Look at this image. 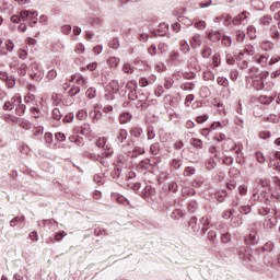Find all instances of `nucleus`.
Returning a JSON list of instances; mask_svg holds the SVG:
<instances>
[{
	"label": "nucleus",
	"mask_w": 280,
	"mask_h": 280,
	"mask_svg": "<svg viewBox=\"0 0 280 280\" xmlns=\"http://www.w3.org/2000/svg\"><path fill=\"white\" fill-rule=\"evenodd\" d=\"M131 137H141L143 135V129L141 127H135L130 131Z\"/></svg>",
	"instance_id": "obj_20"
},
{
	"label": "nucleus",
	"mask_w": 280,
	"mask_h": 280,
	"mask_svg": "<svg viewBox=\"0 0 280 280\" xmlns=\"http://www.w3.org/2000/svg\"><path fill=\"white\" fill-rule=\"evenodd\" d=\"M259 102L261 104H270L272 102V98L270 96H260Z\"/></svg>",
	"instance_id": "obj_48"
},
{
	"label": "nucleus",
	"mask_w": 280,
	"mask_h": 280,
	"mask_svg": "<svg viewBox=\"0 0 280 280\" xmlns=\"http://www.w3.org/2000/svg\"><path fill=\"white\" fill-rule=\"evenodd\" d=\"M164 86L165 89H172V86H174V80H172L171 78H166L164 81Z\"/></svg>",
	"instance_id": "obj_44"
},
{
	"label": "nucleus",
	"mask_w": 280,
	"mask_h": 280,
	"mask_svg": "<svg viewBox=\"0 0 280 280\" xmlns=\"http://www.w3.org/2000/svg\"><path fill=\"white\" fill-rule=\"evenodd\" d=\"M130 119H132V116L129 113H124L120 116V124H128V121H130Z\"/></svg>",
	"instance_id": "obj_23"
},
{
	"label": "nucleus",
	"mask_w": 280,
	"mask_h": 280,
	"mask_svg": "<svg viewBox=\"0 0 280 280\" xmlns=\"http://www.w3.org/2000/svg\"><path fill=\"white\" fill-rule=\"evenodd\" d=\"M194 174H196V168H194L191 166L186 167V170H185L186 176H194Z\"/></svg>",
	"instance_id": "obj_49"
},
{
	"label": "nucleus",
	"mask_w": 280,
	"mask_h": 280,
	"mask_svg": "<svg viewBox=\"0 0 280 280\" xmlns=\"http://www.w3.org/2000/svg\"><path fill=\"white\" fill-rule=\"evenodd\" d=\"M279 60H280L279 55L271 57V59L268 61L269 67H272V65H277V62H279Z\"/></svg>",
	"instance_id": "obj_41"
},
{
	"label": "nucleus",
	"mask_w": 280,
	"mask_h": 280,
	"mask_svg": "<svg viewBox=\"0 0 280 280\" xmlns=\"http://www.w3.org/2000/svg\"><path fill=\"white\" fill-rule=\"evenodd\" d=\"M208 38L209 40H212V43H218V40L222 38V34H220L218 31H211L208 33Z\"/></svg>",
	"instance_id": "obj_11"
},
{
	"label": "nucleus",
	"mask_w": 280,
	"mask_h": 280,
	"mask_svg": "<svg viewBox=\"0 0 280 280\" xmlns=\"http://www.w3.org/2000/svg\"><path fill=\"white\" fill-rule=\"evenodd\" d=\"M12 51H14V42L7 39L3 44V39L0 38V56H8Z\"/></svg>",
	"instance_id": "obj_3"
},
{
	"label": "nucleus",
	"mask_w": 280,
	"mask_h": 280,
	"mask_svg": "<svg viewBox=\"0 0 280 280\" xmlns=\"http://www.w3.org/2000/svg\"><path fill=\"white\" fill-rule=\"evenodd\" d=\"M260 23H261L262 25H268L269 23H272V18H270V16H264V18H261Z\"/></svg>",
	"instance_id": "obj_59"
},
{
	"label": "nucleus",
	"mask_w": 280,
	"mask_h": 280,
	"mask_svg": "<svg viewBox=\"0 0 280 280\" xmlns=\"http://www.w3.org/2000/svg\"><path fill=\"white\" fill-rule=\"evenodd\" d=\"M71 81L74 82V84H78L79 86H83V89H86V79L82 77V74L77 73L71 78Z\"/></svg>",
	"instance_id": "obj_6"
},
{
	"label": "nucleus",
	"mask_w": 280,
	"mask_h": 280,
	"mask_svg": "<svg viewBox=\"0 0 280 280\" xmlns=\"http://www.w3.org/2000/svg\"><path fill=\"white\" fill-rule=\"evenodd\" d=\"M244 54H247V56H254L255 55V48L253 46H248L244 49Z\"/></svg>",
	"instance_id": "obj_57"
},
{
	"label": "nucleus",
	"mask_w": 280,
	"mask_h": 280,
	"mask_svg": "<svg viewBox=\"0 0 280 280\" xmlns=\"http://www.w3.org/2000/svg\"><path fill=\"white\" fill-rule=\"evenodd\" d=\"M20 16L22 21H28V19H36L38 16L37 11H21Z\"/></svg>",
	"instance_id": "obj_7"
},
{
	"label": "nucleus",
	"mask_w": 280,
	"mask_h": 280,
	"mask_svg": "<svg viewBox=\"0 0 280 280\" xmlns=\"http://www.w3.org/2000/svg\"><path fill=\"white\" fill-rule=\"evenodd\" d=\"M268 72H259V69L257 68L249 69V78H252L253 86L254 89H256V91H261L262 89H266V80H268Z\"/></svg>",
	"instance_id": "obj_1"
},
{
	"label": "nucleus",
	"mask_w": 280,
	"mask_h": 280,
	"mask_svg": "<svg viewBox=\"0 0 280 280\" xmlns=\"http://www.w3.org/2000/svg\"><path fill=\"white\" fill-rule=\"evenodd\" d=\"M137 86L138 85H137L136 81H131V82L127 83V89L129 92L137 91Z\"/></svg>",
	"instance_id": "obj_46"
},
{
	"label": "nucleus",
	"mask_w": 280,
	"mask_h": 280,
	"mask_svg": "<svg viewBox=\"0 0 280 280\" xmlns=\"http://www.w3.org/2000/svg\"><path fill=\"white\" fill-rule=\"evenodd\" d=\"M95 89L94 88H90L88 89V91L85 92L86 97H89V100H93V97H95Z\"/></svg>",
	"instance_id": "obj_35"
},
{
	"label": "nucleus",
	"mask_w": 280,
	"mask_h": 280,
	"mask_svg": "<svg viewBox=\"0 0 280 280\" xmlns=\"http://www.w3.org/2000/svg\"><path fill=\"white\" fill-rule=\"evenodd\" d=\"M55 139L57 141H66L67 140V136H65V133H62V132H57V133H55Z\"/></svg>",
	"instance_id": "obj_47"
},
{
	"label": "nucleus",
	"mask_w": 280,
	"mask_h": 280,
	"mask_svg": "<svg viewBox=\"0 0 280 280\" xmlns=\"http://www.w3.org/2000/svg\"><path fill=\"white\" fill-rule=\"evenodd\" d=\"M88 117V114L85 110H80L78 114H77V118L80 119V121H84V119H86Z\"/></svg>",
	"instance_id": "obj_42"
},
{
	"label": "nucleus",
	"mask_w": 280,
	"mask_h": 280,
	"mask_svg": "<svg viewBox=\"0 0 280 280\" xmlns=\"http://www.w3.org/2000/svg\"><path fill=\"white\" fill-rule=\"evenodd\" d=\"M170 32V25L166 23H161L158 27V36H165Z\"/></svg>",
	"instance_id": "obj_12"
},
{
	"label": "nucleus",
	"mask_w": 280,
	"mask_h": 280,
	"mask_svg": "<svg viewBox=\"0 0 280 280\" xmlns=\"http://www.w3.org/2000/svg\"><path fill=\"white\" fill-rule=\"evenodd\" d=\"M192 100H194V94L187 95L185 98V106L189 107Z\"/></svg>",
	"instance_id": "obj_63"
},
{
	"label": "nucleus",
	"mask_w": 280,
	"mask_h": 280,
	"mask_svg": "<svg viewBox=\"0 0 280 280\" xmlns=\"http://www.w3.org/2000/svg\"><path fill=\"white\" fill-rule=\"evenodd\" d=\"M57 77H58V72L54 69L50 70L46 75L47 80H56Z\"/></svg>",
	"instance_id": "obj_34"
},
{
	"label": "nucleus",
	"mask_w": 280,
	"mask_h": 280,
	"mask_svg": "<svg viewBox=\"0 0 280 280\" xmlns=\"http://www.w3.org/2000/svg\"><path fill=\"white\" fill-rule=\"evenodd\" d=\"M24 102L25 104H30L31 107V112L32 113H38V101L36 100V96L34 94H27L24 97Z\"/></svg>",
	"instance_id": "obj_4"
},
{
	"label": "nucleus",
	"mask_w": 280,
	"mask_h": 280,
	"mask_svg": "<svg viewBox=\"0 0 280 280\" xmlns=\"http://www.w3.org/2000/svg\"><path fill=\"white\" fill-rule=\"evenodd\" d=\"M90 117L94 124H97V121H101L102 119V112L94 108V110L90 113Z\"/></svg>",
	"instance_id": "obj_15"
},
{
	"label": "nucleus",
	"mask_w": 280,
	"mask_h": 280,
	"mask_svg": "<svg viewBox=\"0 0 280 280\" xmlns=\"http://www.w3.org/2000/svg\"><path fill=\"white\" fill-rule=\"evenodd\" d=\"M277 224V215L272 217L271 214H268L264 221L265 229H272Z\"/></svg>",
	"instance_id": "obj_8"
},
{
	"label": "nucleus",
	"mask_w": 280,
	"mask_h": 280,
	"mask_svg": "<svg viewBox=\"0 0 280 280\" xmlns=\"http://www.w3.org/2000/svg\"><path fill=\"white\" fill-rule=\"evenodd\" d=\"M51 100L55 102V104H59L62 102V95L61 94H52Z\"/></svg>",
	"instance_id": "obj_51"
},
{
	"label": "nucleus",
	"mask_w": 280,
	"mask_h": 280,
	"mask_svg": "<svg viewBox=\"0 0 280 280\" xmlns=\"http://www.w3.org/2000/svg\"><path fill=\"white\" fill-rule=\"evenodd\" d=\"M69 141H71L72 143H75V145H82V138L78 136H70Z\"/></svg>",
	"instance_id": "obj_27"
},
{
	"label": "nucleus",
	"mask_w": 280,
	"mask_h": 280,
	"mask_svg": "<svg viewBox=\"0 0 280 280\" xmlns=\"http://www.w3.org/2000/svg\"><path fill=\"white\" fill-rule=\"evenodd\" d=\"M255 61L264 67L268 65V57L266 55L255 56Z\"/></svg>",
	"instance_id": "obj_16"
},
{
	"label": "nucleus",
	"mask_w": 280,
	"mask_h": 280,
	"mask_svg": "<svg viewBox=\"0 0 280 280\" xmlns=\"http://www.w3.org/2000/svg\"><path fill=\"white\" fill-rule=\"evenodd\" d=\"M231 37L229 36H224L223 39H222V45H224V47H231Z\"/></svg>",
	"instance_id": "obj_55"
},
{
	"label": "nucleus",
	"mask_w": 280,
	"mask_h": 280,
	"mask_svg": "<svg viewBox=\"0 0 280 280\" xmlns=\"http://www.w3.org/2000/svg\"><path fill=\"white\" fill-rule=\"evenodd\" d=\"M25 222V217H15L10 221V226H16V224H23Z\"/></svg>",
	"instance_id": "obj_18"
},
{
	"label": "nucleus",
	"mask_w": 280,
	"mask_h": 280,
	"mask_svg": "<svg viewBox=\"0 0 280 280\" xmlns=\"http://www.w3.org/2000/svg\"><path fill=\"white\" fill-rule=\"evenodd\" d=\"M256 159L258 161V163H266V156H264V153L261 152H256Z\"/></svg>",
	"instance_id": "obj_43"
},
{
	"label": "nucleus",
	"mask_w": 280,
	"mask_h": 280,
	"mask_svg": "<svg viewBox=\"0 0 280 280\" xmlns=\"http://www.w3.org/2000/svg\"><path fill=\"white\" fill-rule=\"evenodd\" d=\"M255 32H256L255 26L247 27V34L248 36H250V38H255Z\"/></svg>",
	"instance_id": "obj_61"
},
{
	"label": "nucleus",
	"mask_w": 280,
	"mask_h": 280,
	"mask_svg": "<svg viewBox=\"0 0 280 280\" xmlns=\"http://www.w3.org/2000/svg\"><path fill=\"white\" fill-rule=\"evenodd\" d=\"M212 65L213 67H220V55H214L212 57Z\"/></svg>",
	"instance_id": "obj_52"
},
{
	"label": "nucleus",
	"mask_w": 280,
	"mask_h": 280,
	"mask_svg": "<svg viewBox=\"0 0 280 280\" xmlns=\"http://www.w3.org/2000/svg\"><path fill=\"white\" fill-rule=\"evenodd\" d=\"M207 119H209L208 115H202V116H198L196 118L197 124H205V121H207Z\"/></svg>",
	"instance_id": "obj_56"
},
{
	"label": "nucleus",
	"mask_w": 280,
	"mask_h": 280,
	"mask_svg": "<svg viewBox=\"0 0 280 280\" xmlns=\"http://www.w3.org/2000/svg\"><path fill=\"white\" fill-rule=\"evenodd\" d=\"M44 141L46 143H51V141H54V136L51 133H49V132L45 133L44 135Z\"/></svg>",
	"instance_id": "obj_54"
},
{
	"label": "nucleus",
	"mask_w": 280,
	"mask_h": 280,
	"mask_svg": "<svg viewBox=\"0 0 280 280\" xmlns=\"http://www.w3.org/2000/svg\"><path fill=\"white\" fill-rule=\"evenodd\" d=\"M124 73H135V68L130 63H125L122 66Z\"/></svg>",
	"instance_id": "obj_29"
},
{
	"label": "nucleus",
	"mask_w": 280,
	"mask_h": 280,
	"mask_svg": "<svg viewBox=\"0 0 280 280\" xmlns=\"http://www.w3.org/2000/svg\"><path fill=\"white\" fill-rule=\"evenodd\" d=\"M109 47H110V49H119V39L118 38H113L109 42Z\"/></svg>",
	"instance_id": "obj_31"
},
{
	"label": "nucleus",
	"mask_w": 280,
	"mask_h": 280,
	"mask_svg": "<svg viewBox=\"0 0 280 280\" xmlns=\"http://www.w3.org/2000/svg\"><path fill=\"white\" fill-rule=\"evenodd\" d=\"M16 72L19 75H25V73H27V66L25 63H20L18 66Z\"/></svg>",
	"instance_id": "obj_21"
},
{
	"label": "nucleus",
	"mask_w": 280,
	"mask_h": 280,
	"mask_svg": "<svg viewBox=\"0 0 280 280\" xmlns=\"http://www.w3.org/2000/svg\"><path fill=\"white\" fill-rule=\"evenodd\" d=\"M230 145H231L230 150H234V152L237 156V161H242V159H243L242 149L240 147L235 145V142H233V141H230Z\"/></svg>",
	"instance_id": "obj_13"
},
{
	"label": "nucleus",
	"mask_w": 280,
	"mask_h": 280,
	"mask_svg": "<svg viewBox=\"0 0 280 280\" xmlns=\"http://www.w3.org/2000/svg\"><path fill=\"white\" fill-rule=\"evenodd\" d=\"M194 25H195L196 30H201V31L207 30V22H205L202 20L195 22Z\"/></svg>",
	"instance_id": "obj_25"
},
{
	"label": "nucleus",
	"mask_w": 280,
	"mask_h": 280,
	"mask_svg": "<svg viewBox=\"0 0 280 280\" xmlns=\"http://www.w3.org/2000/svg\"><path fill=\"white\" fill-rule=\"evenodd\" d=\"M18 104H21V96L20 94H15L11 101L4 103V110H12Z\"/></svg>",
	"instance_id": "obj_5"
},
{
	"label": "nucleus",
	"mask_w": 280,
	"mask_h": 280,
	"mask_svg": "<svg viewBox=\"0 0 280 280\" xmlns=\"http://www.w3.org/2000/svg\"><path fill=\"white\" fill-rule=\"evenodd\" d=\"M19 58H21V60H25V58H27V50L25 49H20L18 52Z\"/></svg>",
	"instance_id": "obj_58"
},
{
	"label": "nucleus",
	"mask_w": 280,
	"mask_h": 280,
	"mask_svg": "<svg viewBox=\"0 0 280 280\" xmlns=\"http://www.w3.org/2000/svg\"><path fill=\"white\" fill-rule=\"evenodd\" d=\"M221 21H223L225 25H229V23H231V15L226 13L221 15Z\"/></svg>",
	"instance_id": "obj_60"
},
{
	"label": "nucleus",
	"mask_w": 280,
	"mask_h": 280,
	"mask_svg": "<svg viewBox=\"0 0 280 280\" xmlns=\"http://www.w3.org/2000/svg\"><path fill=\"white\" fill-rule=\"evenodd\" d=\"M112 154H113V148L106 145V147L104 148L103 156H112Z\"/></svg>",
	"instance_id": "obj_53"
},
{
	"label": "nucleus",
	"mask_w": 280,
	"mask_h": 280,
	"mask_svg": "<svg viewBox=\"0 0 280 280\" xmlns=\"http://www.w3.org/2000/svg\"><path fill=\"white\" fill-rule=\"evenodd\" d=\"M231 222H232V225H233L234 228H237V226H240V224H242V217H241V215L233 217V218L231 219Z\"/></svg>",
	"instance_id": "obj_26"
},
{
	"label": "nucleus",
	"mask_w": 280,
	"mask_h": 280,
	"mask_svg": "<svg viewBox=\"0 0 280 280\" xmlns=\"http://www.w3.org/2000/svg\"><path fill=\"white\" fill-rule=\"evenodd\" d=\"M218 164L215 163V160H213V159H209L208 161H207V163H206V167H207V170H215V166H217Z\"/></svg>",
	"instance_id": "obj_28"
},
{
	"label": "nucleus",
	"mask_w": 280,
	"mask_h": 280,
	"mask_svg": "<svg viewBox=\"0 0 280 280\" xmlns=\"http://www.w3.org/2000/svg\"><path fill=\"white\" fill-rule=\"evenodd\" d=\"M167 187L168 191H173V194H176V191H178V185L175 182H171Z\"/></svg>",
	"instance_id": "obj_36"
},
{
	"label": "nucleus",
	"mask_w": 280,
	"mask_h": 280,
	"mask_svg": "<svg viewBox=\"0 0 280 280\" xmlns=\"http://www.w3.org/2000/svg\"><path fill=\"white\" fill-rule=\"evenodd\" d=\"M179 49H180V51H183V54H188L190 47H189V44L187 43V40H182L179 43Z\"/></svg>",
	"instance_id": "obj_19"
},
{
	"label": "nucleus",
	"mask_w": 280,
	"mask_h": 280,
	"mask_svg": "<svg viewBox=\"0 0 280 280\" xmlns=\"http://www.w3.org/2000/svg\"><path fill=\"white\" fill-rule=\"evenodd\" d=\"M189 43H190V47L192 49H198V47H200L202 45L201 36L199 34L192 36L190 38Z\"/></svg>",
	"instance_id": "obj_9"
},
{
	"label": "nucleus",
	"mask_w": 280,
	"mask_h": 280,
	"mask_svg": "<svg viewBox=\"0 0 280 280\" xmlns=\"http://www.w3.org/2000/svg\"><path fill=\"white\" fill-rule=\"evenodd\" d=\"M217 82L220 84V86H229V80L224 77H219Z\"/></svg>",
	"instance_id": "obj_32"
},
{
	"label": "nucleus",
	"mask_w": 280,
	"mask_h": 280,
	"mask_svg": "<svg viewBox=\"0 0 280 280\" xmlns=\"http://www.w3.org/2000/svg\"><path fill=\"white\" fill-rule=\"evenodd\" d=\"M16 106H18V107H16V113H18V115H24V114H25V105L19 103Z\"/></svg>",
	"instance_id": "obj_38"
},
{
	"label": "nucleus",
	"mask_w": 280,
	"mask_h": 280,
	"mask_svg": "<svg viewBox=\"0 0 280 280\" xmlns=\"http://www.w3.org/2000/svg\"><path fill=\"white\" fill-rule=\"evenodd\" d=\"M119 62H120V59L117 58V57H109L107 59V65L108 67H110L112 69H117V67H119Z\"/></svg>",
	"instance_id": "obj_14"
},
{
	"label": "nucleus",
	"mask_w": 280,
	"mask_h": 280,
	"mask_svg": "<svg viewBox=\"0 0 280 280\" xmlns=\"http://www.w3.org/2000/svg\"><path fill=\"white\" fill-rule=\"evenodd\" d=\"M84 45L83 44H79L77 45V47L74 48L75 54H84Z\"/></svg>",
	"instance_id": "obj_62"
},
{
	"label": "nucleus",
	"mask_w": 280,
	"mask_h": 280,
	"mask_svg": "<svg viewBox=\"0 0 280 280\" xmlns=\"http://www.w3.org/2000/svg\"><path fill=\"white\" fill-rule=\"evenodd\" d=\"M246 37V35L244 34V32L242 31H237L236 32V40L237 43H244V38Z\"/></svg>",
	"instance_id": "obj_37"
},
{
	"label": "nucleus",
	"mask_w": 280,
	"mask_h": 280,
	"mask_svg": "<svg viewBox=\"0 0 280 280\" xmlns=\"http://www.w3.org/2000/svg\"><path fill=\"white\" fill-rule=\"evenodd\" d=\"M221 242H222L223 244H229V242H231V235H230L229 233L222 234V236H221Z\"/></svg>",
	"instance_id": "obj_40"
},
{
	"label": "nucleus",
	"mask_w": 280,
	"mask_h": 280,
	"mask_svg": "<svg viewBox=\"0 0 280 280\" xmlns=\"http://www.w3.org/2000/svg\"><path fill=\"white\" fill-rule=\"evenodd\" d=\"M202 58H209L211 56V48L205 47V49L201 51Z\"/></svg>",
	"instance_id": "obj_50"
},
{
	"label": "nucleus",
	"mask_w": 280,
	"mask_h": 280,
	"mask_svg": "<svg viewBox=\"0 0 280 280\" xmlns=\"http://www.w3.org/2000/svg\"><path fill=\"white\" fill-rule=\"evenodd\" d=\"M248 242L252 244H257V232L253 231L249 233Z\"/></svg>",
	"instance_id": "obj_33"
},
{
	"label": "nucleus",
	"mask_w": 280,
	"mask_h": 280,
	"mask_svg": "<svg viewBox=\"0 0 280 280\" xmlns=\"http://www.w3.org/2000/svg\"><path fill=\"white\" fill-rule=\"evenodd\" d=\"M126 139H128V131L126 129H120L116 137L117 143H124Z\"/></svg>",
	"instance_id": "obj_10"
},
{
	"label": "nucleus",
	"mask_w": 280,
	"mask_h": 280,
	"mask_svg": "<svg viewBox=\"0 0 280 280\" xmlns=\"http://www.w3.org/2000/svg\"><path fill=\"white\" fill-rule=\"evenodd\" d=\"M136 106L137 108H148V96H143L142 98H139Z\"/></svg>",
	"instance_id": "obj_17"
},
{
	"label": "nucleus",
	"mask_w": 280,
	"mask_h": 280,
	"mask_svg": "<svg viewBox=\"0 0 280 280\" xmlns=\"http://www.w3.org/2000/svg\"><path fill=\"white\" fill-rule=\"evenodd\" d=\"M52 118H55L56 121H60V119H62V114L60 113L59 108L52 109Z\"/></svg>",
	"instance_id": "obj_24"
},
{
	"label": "nucleus",
	"mask_w": 280,
	"mask_h": 280,
	"mask_svg": "<svg viewBox=\"0 0 280 280\" xmlns=\"http://www.w3.org/2000/svg\"><path fill=\"white\" fill-rule=\"evenodd\" d=\"M261 187H267L271 194V198L280 200V179L279 177H272L270 182L264 179L260 182Z\"/></svg>",
	"instance_id": "obj_2"
},
{
	"label": "nucleus",
	"mask_w": 280,
	"mask_h": 280,
	"mask_svg": "<svg viewBox=\"0 0 280 280\" xmlns=\"http://www.w3.org/2000/svg\"><path fill=\"white\" fill-rule=\"evenodd\" d=\"M270 33L272 38H275L276 40H279L280 34H279V31H277V26H271Z\"/></svg>",
	"instance_id": "obj_30"
},
{
	"label": "nucleus",
	"mask_w": 280,
	"mask_h": 280,
	"mask_svg": "<svg viewBox=\"0 0 280 280\" xmlns=\"http://www.w3.org/2000/svg\"><path fill=\"white\" fill-rule=\"evenodd\" d=\"M132 154H133V156H139L141 154H145V149H143V147H135Z\"/></svg>",
	"instance_id": "obj_22"
},
{
	"label": "nucleus",
	"mask_w": 280,
	"mask_h": 280,
	"mask_svg": "<svg viewBox=\"0 0 280 280\" xmlns=\"http://www.w3.org/2000/svg\"><path fill=\"white\" fill-rule=\"evenodd\" d=\"M271 12H277V10H280V2H275L270 5Z\"/></svg>",
	"instance_id": "obj_64"
},
{
	"label": "nucleus",
	"mask_w": 280,
	"mask_h": 280,
	"mask_svg": "<svg viewBox=\"0 0 280 280\" xmlns=\"http://www.w3.org/2000/svg\"><path fill=\"white\" fill-rule=\"evenodd\" d=\"M238 192L241 194V196H246V194H248V186H246V185L240 186Z\"/></svg>",
	"instance_id": "obj_45"
},
{
	"label": "nucleus",
	"mask_w": 280,
	"mask_h": 280,
	"mask_svg": "<svg viewBox=\"0 0 280 280\" xmlns=\"http://www.w3.org/2000/svg\"><path fill=\"white\" fill-rule=\"evenodd\" d=\"M250 211H252L250 206H243L240 209V212L243 213L244 215H248V213H250Z\"/></svg>",
	"instance_id": "obj_39"
}]
</instances>
